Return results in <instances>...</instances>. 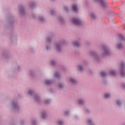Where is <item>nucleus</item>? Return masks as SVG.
I'll return each mask as SVG.
<instances>
[{
	"mask_svg": "<svg viewBox=\"0 0 125 125\" xmlns=\"http://www.w3.org/2000/svg\"><path fill=\"white\" fill-rule=\"evenodd\" d=\"M88 123H89V124H90V123H91V121L90 120H88Z\"/></svg>",
	"mask_w": 125,
	"mask_h": 125,
	"instance_id": "22",
	"label": "nucleus"
},
{
	"mask_svg": "<svg viewBox=\"0 0 125 125\" xmlns=\"http://www.w3.org/2000/svg\"><path fill=\"white\" fill-rule=\"evenodd\" d=\"M121 66V68H124L125 64L124 63H122Z\"/></svg>",
	"mask_w": 125,
	"mask_h": 125,
	"instance_id": "17",
	"label": "nucleus"
},
{
	"mask_svg": "<svg viewBox=\"0 0 125 125\" xmlns=\"http://www.w3.org/2000/svg\"><path fill=\"white\" fill-rule=\"evenodd\" d=\"M59 87H62V85H61V84L60 85H59Z\"/></svg>",
	"mask_w": 125,
	"mask_h": 125,
	"instance_id": "23",
	"label": "nucleus"
},
{
	"mask_svg": "<svg viewBox=\"0 0 125 125\" xmlns=\"http://www.w3.org/2000/svg\"><path fill=\"white\" fill-rule=\"evenodd\" d=\"M53 62H52V65H53Z\"/></svg>",
	"mask_w": 125,
	"mask_h": 125,
	"instance_id": "25",
	"label": "nucleus"
},
{
	"mask_svg": "<svg viewBox=\"0 0 125 125\" xmlns=\"http://www.w3.org/2000/svg\"><path fill=\"white\" fill-rule=\"evenodd\" d=\"M70 83H76V80L75 79H73V78L70 79Z\"/></svg>",
	"mask_w": 125,
	"mask_h": 125,
	"instance_id": "4",
	"label": "nucleus"
},
{
	"mask_svg": "<svg viewBox=\"0 0 125 125\" xmlns=\"http://www.w3.org/2000/svg\"><path fill=\"white\" fill-rule=\"evenodd\" d=\"M121 75L124 77L125 76V72L124 71H122L121 72Z\"/></svg>",
	"mask_w": 125,
	"mask_h": 125,
	"instance_id": "10",
	"label": "nucleus"
},
{
	"mask_svg": "<svg viewBox=\"0 0 125 125\" xmlns=\"http://www.w3.org/2000/svg\"><path fill=\"white\" fill-rule=\"evenodd\" d=\"M72 8H73L74 11H75V12L78 11V8L77 7L76 5H73L72 6Z\"/></svg>",
	"mask_w": 125,
	"mask_h": 125,
	"instance_id": "3",
	"label": "nucleus"
},
{
	"mask_svg": "<svg viewBox=\"0 0 125 125\" xmlns=\"http://www.w3.org/2000/svg\"><path fill=\"white\" fill-rule=\"evenodd\" d=\"M79 104H83V101H80L79 102Z\"/></svg>",
	"mask_w": 125,
	"mask_h": 125,
	"instance_id": "16",
	"label": "nucleus"
},
{
	"mask_svg": "<svg viewBox=\"0 0 125 125\" xmlns=\"http://www.w3.org/2000/svg\"><path fill=\"white\" fill-rule=\"evenodd\" d=\"M79 69H80V70H82V69H83V67H82V66H79Z\"/></svg>",
	"mask_w": 125,
	"mask_h": 125,
	"instance_id": "19",
	"label": "nucleus"
},
{
	"mask_svg": "<svg viewBox=\"0 0 125 125\" xmlns=\"http://www.w3.org/2000/svg\"><path fill=\"white\" fill-rule=\"evenodd\" d=\"M101 76H102V77H104V76H106V73H105L104 72H102L101 73Z\"/></svg>",
	"mask_w": 125,
	"mask_h": 125,
	"instance_id": "6",
	"label": "nucleus"
},
{
	"mask_svg": "<svg viewBox=\"0 0 125 125\" xmlns=\"http://www.w3.org/2000/svg\"><path fill=\"white\" fill-rule=\"evenodd\" d=\"M116 104H117V105H118V104H119V102H116Z\"/></svg>",
	"mask_w": 125,
	"mask_h": 125,
	"instance_id": "24",
	"label": "nucleus"
},
{
	"mask_svg": "<svg viewBox=\"0 0 125 125\" xmlns=\"http://www.w3.org/2000/svg\"><path fill=\"white\" fill-rule=\"evenodd\" d=\"M109 97H110V94H105L104 95V98H109Z\"/></svg>",
	"mask_w": 125,
	"mask_h": 125,
	"instance_id": "5",
	"label": "nucleus"
},
{
	"mask_svg": "<svg viewBox=\"0 0 125 125\" xmlns=\"http://www.w3.org/2000/svg\"><path fill=\"white\" fill-rule=\"evenodd\" d=\"M122 47V44L118 45V48H121Z\"/></svg>",
	"mask_w": 125,
	"mask_h": 125,
	"instance_id": "14",
	"label": "nucleus"
},
{
	"mask_svg": "<svg viewBox=\"0 0 125 125\" xmlns=\"http://www.w3.org/2000/svg\"><path fill=\"white\" fill-rule=\"evenodd\" d=\"M90 17L91 18H94V17H95V16L94 15H91Z\"/></svg>",
	"mask_w": 125,
	"mask_h": 125,
	"instance_id": "12",
	"label": "nucleus"
},
{
	"mask_svg": "<svg viewBox=\"0 0 125 125\" xmlns=\"http://www.w3.org/2000/svg\"><path fill=\"white\" fill-rule=\"evenodd\" d=\"M97 1H98V2H100V3H101L102 5V6H103V7H105V4H107V2H104L103 1V0H97Z\"/></svg>",
	"mask_w": 125,
	"mask_h": 125,
	"instance_id": "2",
	"label": "nucleus"
},
{
	"mask_svg": "<svg viewBox=\"0 0 125 125\" xmlns=\"http://www.w3.org/2000/svg\"><path fill=\"white\" fill-rule=\"evenodd\" d=\"M120 39L122 41L125 40V39L124 38V37H123V36H121V37L120 38Z\"/></svg>",
	"mask_w": 125,
	"mask_h": 125,
	"instance_id": "13",
	"label": "nucleus"
},
{
	"mask_svg": "<svg viewBox=\"0 0 125 125\" xmlns=\"http://www.w3.org/2000/svg\"><path fill=\"white\" fill-rule=\"evenodd\" d=\"M58 76H59V74H58V73H56L55 74V77H58Z\"/></svg>",
	"mask_w": 125,
	"mask_h": 125,
	"instance_id": "15",
	"label": "nucleus"
},
{
	"mask_svg": "<svg viewBox=\"0 0 125 125\" xmlns=\"http://www.w3.org/2000/svg\"><path fill=\"white\" fill-rule=\"evenodd\" d=\"M59 125H63V122H62V121L59 122Z\"/></svg>",
	"mask_w": 125,
	"mask_h": 125,
	"instance_id": "11",
	"label": "nucleus"
},
{
	"mask_svg": "<svg viewBox=\"0 0 125 125\" xmlns=\"http://www.w3.org/2000/svg\"><path fill=\"white\" fill-rule=\"evenodd\" d=\"M72 22L76 25H80L81 24V21L78 19L74 18L73 19Z\"/></svg>",
	"mask_w": 125,
	"mask_h": 125,
	"instance_id": "1",
	"label": "nucleus"
},
{
	"mask_svg": "<svg viewBox=\"0 0 125 125\" xmlns=\"http://www.w3.org/2000/svg\"><path fill=\"white\" fill-rule=\"evenodd\" d=\"M57 49H58V50H59V48H60V46L57 45Z\"/></svg>",
	"mask_w": 125,
	"mask_h": 125,
	"instance_id": "20",
	"label": "nucleus"
},
{
	"mask_svg": "<svg viewBox=\"0 0 125 125\" xmlns=\"http://www.w3.org/2000/svg\"><path fill=\"white\" fill-rule=\"evenodd\" d=\"M45 83L46 84H49V83H50V81H48V80H47L45 81Z\"/></svg>",
	"mask_w": 125,
	"mask_h": 125,
	"instance_id": "8",
	"label": "nucleus"
},
{
	"mask_svg": "<svg viewBox=\"0 0 125 125\" xmlns=\"http://www.w3.org/2000/svg\"><path fill=\"white\" fill-rule=\"evenodd\" d=\"M115 74V71H111L110 72V75H112V76H114Z\"/></svg>",
	"mask_w": 125,
	"mask_h": 125,
	"instance_id": "9",
	"label": "nucleus"
},
{
	"mask_svg": "<svg viewBox=\"0 0 125 125\" xmlns=\"http://www.w3.org/2000/svg\"><path fill=\"white\" fill-rule=\"evenodd\" d=\"M45 116V114H42V118L44 119L45 117H44Z\"/></svg>",
	"mask_w": 125,
	"mask_h": 125,
	"instance_id": "21",
	"label": "nucleus"
},
{
	"mask_svg": "<svg viewBox=\"0 0 125 125\" xmlns=\"http://www.w3.org/2000/svg\"><path fill=\"white\" fill-rule=\"evenodd\" d=\"M32 91H31V90H29V91H28V94H32Z\"/></svg>",
	"mask_w": 125,
	"mask_h": 125,
	"instance_id": "18",
	"label": "nucleus"
},
{
	"mask_svg": "<svg viewBox=\"0 0 125 125\" xmlns=\"http://www.w3.org/2000/svg\"><path fill=\"white\" fill-rule=\"evenodd\" d=\"M74 45L75 46H79V45H80V44L78 42H75L74 43Z\"/></svg>",
	"mask_w": 125,
	"mask_h": 125,
	"instance_id": "7",
	"label": "nucleus"
}]
</instances>
